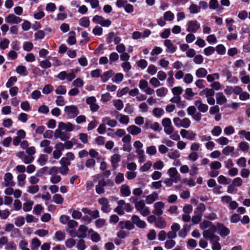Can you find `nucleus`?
Wrapping results in <instances>:
<instances>
[{"instance_id": "obj_1", "label": "nucleus", "mask_w": 250, "mask_h": 250, "mask_svg": "<svg viewBox=\"0 0 250 250\" xmlns=\"http://www.w3.org/2000/svg\"><path fill=\"white\" fill-rule=\"evenodd\" d=\"M118 206L114 209V211L117 213L119 215H123L125 211L126 212H130L132 208L129 203H126L123 200H120L118 201Z\"/></svg>"}, {"instance_id": "obj_2", "label": "nucleus", "mask_w": 250, "mask_h": 250, "mask_svg": "<svg viewBox=\"0 0 250 250\" xmlns=\"http://www.w3.org/2000/svg\"><path fill=\"white\" fill-rule=\"evenodd\" d=\"M173 121L175 126L178 128L183 127L184 128H188L191 125V121L188 118H184L181 119L179 117H175L173 118Z\"/></svg>"}, {"instance_id": "obj_3", "label": "nucleus", "mask_w": 250, "mask_h": 250, "mask_svg": "<svg viewBox=\"0 0 250 250\" xmlns=\"http://www.w3.org/2000/svg\"><path fill=\"white\" fill-rule=\"evenodd\" d=\"M64 111L70 118H74L79 114L78 107L75 105H67L64 107Z\"/></svg>"}, {"instance_id": "obj_4", "label": "nucleus", "mask_w": 250, "mask_h": 250, "mask_svg": "<svg viewBox=\"0 0 250 250\" xmlns=\"http://www.w3.org/2000/svg\"><path fill=\"white\" fill-rule=\"evenodd\" d=\"M135 208L143 216H146L150 213L148 207L146 206L143 200H140L136 203Z\"/></svg>"}, {"instance_id": "obj_5", "label": "nucleus", "mask_w": 250, "mask_h": 250, "mask_svg": "<svg viewBox=\"0 0 250 250\" xmlns=\"http://www.w3.org/2000/svg\"><path fill=\"white\" fill-rule=\"evenodd\" d=\"M92 21L96 24H100L103 27H108L111 24V21L109 19H105L103 17L95 15L92 19Z\"/></svg>"}, {"instance_id": "obj_6", "label": "nucleus", "mask_w": 250, "mask_h": 250, "mask_svg": "<svg viewBox=\"0 0 250 250\" xmlns=\"http://www.w3.org/2000/svg\"><path fill=\"white\" fill-rule=\"evenodd\" d=\"M209 167L211 170L209 173V176L211 177H215L219 174V171L217 170L219 169L222 167V164L220 162L215 161L211 162L209 164Z\"/></svg>"}, {"instance_id": "obj_7", "label": "nucleus", "mask_w": 250, "mask_h": 250, "mask_svg": "<svg viewBox=\"0 0 250 250\" xmlns=\"http://www.w3.org/2000/svg\"><path fill=\"white\" fill-rule=\"evenodd\" d=\"M162 124L164 128V131L167 134H171L174 129L172 125L171 120L168 118H165L162 120Z\"/></svg>"}, {"instance_id": "obj_8", "label": "nucleus", "mask_w": 250, "mask_h": 250, "mask_svg": "<svg viewBox=\"0 0 250 250\" xmlns=\"http://www.w3.org/2000/svg\"><path fill=\"white\" fill-rule=\"evenodd\" d=\"M186 26V30L189 33H196L200 27V23L196 20L189 21Z\"/></svg>"}, {"instance_id": "obj_9", "label": "nucleus", "mask_w": 250, "mask_h": 250, "mask_svg": "<svg viewBox=\"0 0 250 250\" xmlns=\"http://www.w3.org/2000/svg\"><path fill=\"white\" fill-rule=\"evenodd\" d=\"M217 230V225L215 226L212 224L208 229L203 231V236L206 239H211L213 236H218L214 234Z\"/></svg>"}, {"instance_id": "obj_10", "label": "nucleus", "mask_w": 250, "mask_h": 250, "mask_svg": "<svg viewBox=\"0 0 250 250\" xmlns=\"http://www.w3.org/2000/svg\"><path fill=\"white\" fill-rule=\"evenodd\" d=\"M54 136L56 138H59L62 141H65L70 139V134L58 128L54 132Z\"/></svg>"}, {"instance_id": "obj_11", "label": "nucleus", "mask_w": 250, "mask_h": 250, "mask_svg": "<svg viewBox=\"0 0 250 250\" xmlns=\"http://www.w3.org/2000/svg\"><path fill=\"white\" fill-rule=\"evenodd\" d=\"M98 203L101 206V210L104 213H108L111 210L108 199L102 197L98 199Z\"/></svg>"}, {"instance_id": "obj_12", "label": "nucleus", "mask_w": 250, "mask_h": 250, "mask_svg": "<svg viewBox=\"0 0 250 250\" xmlns=\"http://www.w3.org/2000/svg\"><path fill=\"white\" fill-rule=\"evenodd\" d=\"M170 178L174 181L175 183H177L181 180V176L175 167H171L167 171Z\"/></svg>"}, {"instance_id": "obj_13", "label": "nucleus", "mask_w": 250, "mask_h": 250, "mask_svg": "<svg viewBox=\"0 0 250 250\" xmlns=\"http://www.w3.org/2000/svg\"><path fill=\"white\" fill-rule=\"evenodd\" d=\"M180 133L183 138H186L188 140H194L196 137V134L190 130L182 129L180 130Z\"/></svg>"}, {"instance_id": "obj_14", "label": "nucleus", "mask_w": 250, "mask_h": 250, "mask_svg": "<svg viewBox=\"0 0 250 250\" xmlns=\"http://www.w3.org/2000/svg\"><path fill=\"white\" fill-rule=\"evenodd\" d=\"M217 231L222 237L227 236L230 233L229 229L222 223H218L217 224Z\"/></svg>"}, {"instance_id": "obj_15", "label": "nucleus", "mask_w": 250, "mask_h": 250, "mask_svg": "<svg viewBox=\"0 0 250 250\" xmlns=\"http://www.w3.org/2000/svg\"><path fill=\"white\" fill-rule=\"evenodd\" d=\"M55 150L53 152V157L55 159H58L62 155V151L64 150L63 144L59 143L55 146Z\"/></svg>"}, {"instance_id": "obj_16", "label": "nucleus", "mask_w": 250, "mask_h": 250, "mask_svg": "<svg viewBox=\"0 0 250 250\" xmlns=\"http://www.w3.org/2000/svg\"><path fill=\"white\" fill-rule=\"evenodd\" d=\"M154 210L153 213L157 216H160L163 213V209L165 207V204L161 201L157 202L154 204Z\"/></svg>"}, {"instance_id": "obj_17", "label": "nucleus", "mask_w": 250, "mask_h": 250, "mask_svg": "<svg viewBox=\"0 0 250 250\" xmlns=\"http://www.w3.org/2000/svg\"><path fill=\"white\" fill-rule=\"evenodd\" d=\"M132 223L136 225V226L141 229H144L146 227V222L142 220L140 217L136 215H133L131 217Z\"/></svg>"}, {"instance_id": "obj_18", "label": "nucleus", "mask_w": 250, "mask_h": 250, "mask_svg": "<svg viewBox=\"0 0 250 250\" xmlns=\"http://www.w3.org/2000/svg\"><path fill=\"white\" fill-rule=\"evenodd\" d=\"M21 21L22 20L21 18L13 14H9L5 18V22L9 24H18L20 23Z\"/></svg>"}, {"instance_id": "obj_19", "label": "nucleus", "mask_w": 250, "mask_h": 250, "mask_svg": "<svg viewBox=\"0 0 250 250\" xmlns=\"http://www.w3.org/2000/svg\"><path fill=\"white\" fill-rule=\"evenodd\" d=\"M106 185L107 183L104 178L99 180L95 187L96 193L98 194H104L105 192L104 188Z\"/></svg>"}, {"instance_id": "obj_20", "label": "nucleus", "mask_w": 250, "mask_h": 250, "mask_svg": "<svg viewBox=\"0 0 250 250\" xmlns=\"http://www.w3.org/2000/svg\"><path fill=\"white\" fill-rule=\"evenodd\" d=\"M58 128L67 132H71L74 130L73 125L70 122L66 123L60 122L58 124Z\"/></svg>"}, {"instance_id": "obj_21", "label": "nucleus", "mask_w": 250, "mask_h": 250, "mask_svg": "<svg viewBox=\"0 0 250 250\" xmlns=\"http://www.w3.org/2000/svg\"><path fill=\"white\" fill-rule=\"evenodd\" d=\"M164 45L166 47V52L174 53L177 49V46L172 43L170 40L167 39L164 41Z\"/></svg>"}, {"instance_id": "obj_22", "label": "nucleus", "mask_w": 250, "mask_h": 250, "mask_svg": "<svg viewBox=\"0 0 250 250\" xmlns=\"http://www.w3.org/2000/svg\"><path fill=\"white\" fill-rule=\"evenodd\" d=\"M51 142L48 140H43L40 143V146L43 147V151L46 153L50 154L53 151V148L50 146Z\"/></svg>"}, {"instance_id": "obj_23", "label": "nucleus", "mask_w": 250, "mask_h": 250, "mask_svg": "<svg viewBox=\"0 0 250 250\" xmlns=\"http://www.w3.org/2000/svg\"><path fill=\"white\" fill-rule=\"evenodd\" d=\"M194 105L197 107L198 110L202 113L206 112L208 109V105L203 103L201 100H198L194 102Z\"/></svg>"}, {"instance_id": "obj_24", "label": "nucleus", "mask_w": 250, "mask_h": 250, "mask_svg": "<svg viewBox=\"0 0 250 250\" xmlns=\"http://www.w3.org/2000/svg\"><path fill=\"white\" fill-rule=\"evenodd\" d=\"M119 227L122 229H126L127 230H132L134 229V225L130 221H120L118 224Z\"/></svg>"}, {"instance_id": "obj_25", "label": "nucleus", "mask_w": 250, "mask_h": 250, "mask_svg": "<svg viewBox=\"0 0 250 250\" xmlns=\"http://www.w3.org/2000/svg\"><path fill=\"white\" fill-rule=\"evenodd\" d=\"M209 240L210 243L212 244V249L213 250H221V245L219 243L220 240L219 236H213Z\"/></svg>"}, {"instance_id": "obj_26", "label": "nucleus", "mask_w": 250, "mask_h": 250, "mask_svg": "<svg viewBox=\"0 0 250 250\" xmlns=\"http://www.w3.org/2000/svg\"><path fill=\"white\" fill-rule=\"evenodd\" d=\"M144 127L146 129L151 128L154 131H157L159 128V125L156 122L153 123L149 120H146L145 123Z\"/></svg>"}, {"instance_id": "obj_27", "label": "nucleus", "mask_w": 250, "mask_h": 250, "mask_svg": "<svg viewBox=\"0 0 250 250\" xmlns=\"http://www.w3.org/2000/svg\"><path fill=\"white\" fill-rule=\"evenodd\" d=\"M13 175L10 172H7L4 176V180L5 182V186L13 187L15 185L14 182L12 181Z\"/></svg>"}, {"instance_id": "obj_28", "label": "nucleus", "mask_w": 250, "mask_h": 250, "mask_svg": "<svg viewBox=\"0 0 250 250\" xmlns=\"http://www.w3.org/2000/svg\"><path fill=\"white\" fill-rule=\"evenodd\" d=\"M114 72L112 70L105 71L101 76V81L103 83L107 82L110 78H112Z\"/></svg>"}, {"instance_id": "obj_29", "label": "nucleus", "mask_w": 250, "mask_h": 250, "mask_svg": "<svg viewBox=\"0 0 250 250\" xmlns=\"http://www.w3.org/2000/svg\"><path fill=\"white\" fill-rule=\"evenodd\" d=\"M121 160V156L118 154H114L111 157L110 161L112 167L116 168L118 166V163Z\"/></svg>"}, {"instance_id": "obj_30", "label": "nucleus", "mask_w": 250, "mask_h": 250, "mask_svg": "<svg viewBox=\"0 0 250 250\" xmlns=\"http://www.w3.org/2000/svg\"><path fill=\"white\" fill-rule=\"evenodd\" d=\"M127 132L132 135H137L141 132V128L135 125H131L127 127Z\"/></svg>"}, {"instance_id": "obj_31", "label": "nucleus", "mask_w": 250, "mask_h": 250, "mask_svg": "<svg viewBox=\"0 0 250 250\" xmlns=\"http://www.w3.org/2000/svg\"><path fill=\"white\" fill-rule=\"evenodd\" d=\"M102 122L111 127H116L118 125V123L116 120L111 119L109 117L103 118L102 119Z\"/></svg>"}, {"instance_id": "obj_32", "label": "nucleus", "mask_w": 250, "mask_h": 250, "mask_svg": "<svg viewBox=\"0 0 250 250\" xmlns=\"http://www.w3.org/2000/svg\"><path fill=\"white\" fill-rule=\"evenodd\" d=\"M158 199V194L155 191L153 192L146 197V202L147 204H151Z\"/></svg>"}, {"instance_id": "obj_33", "label": "nucleus", "mask_w": 250, "mask_h": 250, "mask_svg": "<svg viewBox=\"0 0 250 250\" xmlns=\"http://www.w3.org/2000/svg\"><path fill=\"white\" fill-rule=\"evenodd\" d=\"M216 103L219 105H222L226 103L227 100L222 92H218L216 94Z\"/></svg>"}, {"instance_id": "obj_34", "label": "nucleus", "mask_w": 250, "mask_h": 250, "mask_svg": "<svg viewBox=\"0 0 250 250\" xmlns=\"http://www.w3.org/2000/svg\"><path fill=\"white\" fill-rule=\"evenodd\" d=\"M100 217L99 211L98 210H94L92 211L91 214L90 215V217L87 216H83L82 218V220L83 221H87L90 222L91 219H95L98 218Z\"/></svg>"}, {"instance_id": "obj_35", "label": "nucleus", "mask_w": 250, "mask_h": 250, "mask_svg": "<svg viewBox=\"0 0 250 250\" xmlns=\"http://www.w3.org/2000/svg\"><path fill=\"white\" fill-rule=\"evenodd\" d=\"M215 94L214 91L211 88H206L200 92L199 95L200 96H205L206 98L208 97L214 96Z\"/></svg>"}, {"instance_id": "obj_36", "label": "nucleus", "mask_w": 250, "mask_h": 250, "mask_svg": "<svg viewBox=\"0 0 250 250\" xmlns=\"http://www.w3.org/2000/svg\"><path fill=\"white\" fill-rule=\"evenodd\" d=\"M167 156L170 159L175 160L180 157V153L177 149H171L167 153Z\"/></svg>"}, {"instance_id": "obj_37", "label": "nucleus", "mask_w": 250, "mask_h": 250, "mask_svg": "<svg viewBox=\"0 0 250 250\" xmlns=\"http://www.w3.org/2000/svg\"><path fill=\"white\" fill-rule=\"evenodd\" d=\"M65 238V233L64 231L59 230L55 232L53 239L56 241H62Z\"/></svg>"}, {"instance_id": "obj_38", "label": "nucleus", "mask_w": 250, "mask_h": 250, "mask_svg": "<svg viewBox=\"0 0 250 250\" xmlns=\"http://www.w3.org/2000/svg\"><path fill=\"white\" fill-rule=\"evenodd\" d=\"M120 192L122 196L125 197L129 196L131 194V191L128 185L125 184L122 186Z\"/></svg>"}, {"instance_id": "obj_39", "label": "nucleus", "mask_w": 250, "mask_h": 250, "mask_svg": "<svg viewBox=\"0 0 250 250\" xmlns=\"http://www.w3.org/2000/svg\"><path fill=\"white\" fill-rule=\"evenodd\" d=\"M16 72L22 76H26L28 75V71L27 68L25 66L19 65L16 68Z\"/></svg>"}, {"instance_id": "obj_40", "label": "nucleus", "mask_w": 250, "mask_h": 250, "mask_svg": "<svg viewBox=\"0 0 250 250\" xmlns=\"http://www.w3.org/2000/svg\"><path fill=\"white\" fill-rule=\"evenodd\" d=\"M234 147L233 146H227L222 149V153L226 156H229L230 155L233 156L234 153Z\"/></svg>"}, {"instance_id": "obj_41", "label": "nucleus", "mask_w": 250, "mask_h": 250, "mask_svg": "<svg viewBox=\"0 0 250 250\" xmlns=\"http://www.w3.org/2000/svg\"><path fill=\"white\" fill-rule=\"evenodd\" d=\"M28 241L24 237H22L19 241V248L20 250H30V249L28 248Z\"/></svg>"}, {"instance_id": "obj_42", "label": "nucleus", "mask_w": 250, "mask_h": 250, "mask_svg": "<svg viewBox=\"0 0 250 250\" xmlns=\"http://www.w3.org/2000/svg\"><path fill=\"white\" fill-rule=\"evenodd\" d=\"M202 216V213H198L197 211L195 210L194 211V215L192 216V217L191 218L192 222L195 224H198L201 220Z\"/></svg>"}, {"instance_id": "obj_43", "label": "nucleus", "mask_w": 250, "mask_h": 250, "mask_svg": "<svg viewBox=\"0 0 250 250\" xmlns=\"http://www.w3.org/2000/svg\"><path fill=\"white\" fill-rule=\"evenodd\" d=\"M207 70L203 67L198 68L195 72L196 76L199 78H205L207 75Z\"/></svg>"}, {"instance_id": "obj_44", "label": "nucleus", "mask_w": 250, "mask_h": 250, "mask_svg": "<svg viewBox=\"0 0 250 250\" xmlns=\"http://www.w3.org/2000/svg\"><path fill=\"white\" fill-rule=\"evenodd\" d=\"M117 119L122 124L127 125L129 122V118L128 116L122 114H119L117 116Z\"/></svg>"}, {"instance_id": "obj_45", "label": "nucleus", "mask_w": 250, "mask_h": 250, "mask_svg": "<svg viewBox=\"0 0 250 250\" xmlns=\"http://www.w3.org/2000/svg\"><path fill=\"white\" fill-rule=\"evenodd\" d=\"M124 76L122 73L114 74L112 78V81L116 83H120L124 79Z\"/></svg>"}, {"instance_id": "obj_46", "label": "nucleus", "mask_w": 250, "mask_h": 250, "mask_svg": "<svg viewBox=\"0 0 250 250\" xmlns=\"http://www.w3.org/2000/svg\"><path fill=\"white\" fill-rule=\"evenodd\" d=\"M240 76L242 83L244 84H248L250 83V77L249 75H246V71H243L240 72Z\"/></svg>"}, {"instance_id": "obj_47", "label": "nucleus", "mask_w": 250, "mask_h": 250, "mask_svg": "<svg viewBox=\"0 0 250 250\" xmlns=\"http://www.w3.org/2000/svg\"><path fill=\"white\" fill-rule=\"evenodd\" d=\"M226 77L227 81L231 83H237L238 82V78L232 75L230 71H228L226 73Z\"/></svg>"}, {"instance_id": "obj_48", "label": "nucleus", "mask_w": 250, "mask_h": 250, "mask_svg": "<svg viewBox=\"0 0 250 250\" xmlns=\"http://www.w3.org/2000/svg\"><path fill=\"white\" fill-rule=\"evenodd\" d=\"M67 42L71 45H74L76 43L75 32L71 31L69 33V37L67 40Z\"/></svg>"}, {"instance_id": "obj_49", "label": "nucleus", "mask_w": 250, "mask_h": 250, "mask_svg": "<svg viewBox=\"0 0 250 250\" xmlns=\"http://www.w3.org/2000/svg\"><path fill=\"white\" fill-rule=\"evenodd\" d=\"M87 231V228L84 225H80L79 226L78 229L79 234L78 237L79 238L81 237H85L86 235V232Z\"/></svg>"}, {"instance_id": "obj_50", "label": "nucleus", "mask_w": 250, "mask_h": 250, "mask_svg": "<svg viewBox=\"0 0 250 250\" xmlns=\"http://www.w3.org/2000/svg\"><path fill=\"white\" fill-rule=\"evenodd\" d=\"M226 27L229 32H231L234 31L233 24L234 23V21L232 19L227 18L225 20Z\"/></svg>"}, {"instance_id": "obj_51", "label": "nucleus", "mask_w": 250, "mask_h": 250, "mask_svg": "<svg viewBox=\"0 0 250 250\" xmlns=\"http://www.w3.org/2000/svg\"><path fill=\"white\" fill-rule=\"evenodd\" d=\"M168 92V90L165 87H162L156 90L157 96L159 97H164L166 96Z\"/></svg>"}, {"instance_id": "obj_52", "label": "nucleus", "mask_w": 250, "mask_h": 250, "mask_svg": "<svg viewBox=\"0 0 250 250\" xmlns=\"http://www.w3.org/2000/svg\"><path fill=\"white\" fill-rule=\"evenodd\" d=\"M14 223L17 227H21L25 223V219L22 216H19L14 218Z\"/></svg>"}, {"instance_id": "obj_53", "label": "nucleus", "mask_w": 250, "mask_h": 250, "mask_svg": "<svg viewBox=\"0 0 250 250\" xmlns=\"http://www.w3.org/2000/svg\"><path fill=\"white\" fill-rule=\"evenodd\" d=\"M133 146L136 148V153L137 154L144 152V150L142 149L143 147V144L140 141H136L133 144Z\"/></svg>"}, {"instance_id": "obj_54", "label": "nucleus", "mask_w": 250, "mask_h": 250, "mask_svg": "<svg viewBox=\"0 0 250 250\" xmlns=\"http://www.w3.org/2000/svg\"><path fill=\"white\" fill-rule=\"evenodd\" d=\"M79 24L84 27H88L90 25V21L88 17H84L79 20Z\"/></svg>"}, {"instance_id": "obj_55", "label": "nucleus", "mask_w": 250, "mask_h": 250, "mask_svg": "<svg viewBox=\"0 0 250 250\" xmlns=\"http://www.w3.org/2000/svg\"><path fill=\"white\" fill-rule=\"evenodd\" d=\"M48 160V156L45 154H41L37 160V163L41 166L46 164Z\"/></svg>"}, {"instance_id": "obj_56", "label": "nucleus", "mask_w": 250, "mask_h": 250, "mask_svg": "<svg viewBox=\"0 0 250 250\" xmlns=\"http://www.w3.org/2000/svg\"><path fill=\"white\" fill-rule=\"evenodd\" d=\"M41 243L39 239L37 238H34L31 241V250H38V248L41 246Z\"/></svg>"}, {"instance_id": "obj_57", "label": "nucleus", "mask_w": 250, "mask_h": 250, "mask_svg": "<svg viewBox=\"0 0 250 250\" xmlns=\"http://www.w3.org/2000/svg\"><path fill=\"white\" fill-rule=\"evenodd\" d=\"M53 201L57 204H62L64 201L63 198L60 194H55L52 198Z\"/></svg>"}, {"instance_id": "obj_58", "label": "nucleus", "mask_w": 250, "mask_h": 250, "mask_svg": "<svg viewBox=\"0 0 250 250\" xmlns=\"http://www.w3.org/2000/svg\"><path fill=\"white\" fill-rule=\"evenodd\" d=\"M34 202L31 200H28L23 205V210L25 212H28L32 209Z\"/></svg>"}, {"instance_id": "obj_59", "label": "nucleus", "mask_w": 250, "mask_h": 250, "mask_svg": "<svg viewBox=\"0 0 250 250\" xmlns=\"http://www.w3.org/2000/svg\"><path fill=\"white\" fill-rule=\"evenodd\" d=\"M89 232H92L91 234V239L93 242H98L100 240V236L97 232L94 231L92 229L89 230Z\"/></svg>"}, {"instance_id": "obj_60", "label": "nucleus", "mask_w": 250, "mask_h": 250, "mask_svg": "<svg viewBox=\"0 0 250 250\" xmlns=\"http://www.w3.org/2000/svg\"><path fill=\"white\" fill-rule=\"evenodd\" d=\"M17 82V78L15 76L10 77L8 80L7 83H6V87L8 88H10L11 87H13V86L15 84V83Z\"/></svg>"}, {"instance_id": "obj_61", "label": "nucleus", "mask_w": 250, "mask_h": 250, "mask_svg": "<svg viewBox=\"0 0 250 250\" xmlns=\"http://www.w3.org/2000/svg\"><path fill=\"white\" fill-rule=\"evenodd\" d=\"M151 167L152 163L150 161H148L140 167V171L142 172H146L149 170Z\"/></svg>"}, {"instance_id": "obj_62", "label": "nucleus", "mask_w": 250, "mask_h": 250, "mask_svg": "<svg viewBox=\"0 0 250 250\" xmlns=\"http://www.w3.org/2000/svg\"><path fill=\"white\" fill-rule=\"evenodd\" d=\"M240 138H245L247 140L250 141V132L246 131L245 130H241L238 132Z\"/></svg>"}, {"instance_id": "obj_63", "label": "nucleus", "mask_w": 250, "mask_h": 250, "mask_svg": "<svg viewBox=\"0 0 250 250\" xmlns=\"http://www.w3.org/2000/svg\"><path fill=\"white\" fill-rule=\"evenodd\" d=\"M152 112H153V115L155 117H158V118L161 117L165 113V111L162 108H158V107L154 108L153 109Z\"/></svg>"}, {"instance_id": "obj_64", "label": "nucleus", "mask_w": 250, "mask_h": 250, "mask_svg": "<svg viewBox=\"0 0 250 250\" xmlns=\"http://www.w3.org/2000/svg\"><path fill=\"white\" fill-rule=\"evenodd\" d=\"M164 18L166 21H171L174 19V14L170 11H167L164 13Z\"/></svg>"}]
</instances>
